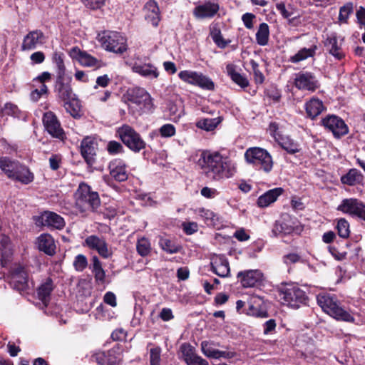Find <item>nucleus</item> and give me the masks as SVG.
Returning a JSON list of instances; mask_svg holds the SVG:
<instances>
[{
  "label": "nucleus",
  "instance_id": "nucleus-53",
  "mask_svg": "<svg viewBox=\"0 0 365 365\" xmlns=\"http://www.w3.org/2000/svg\"><path fill=\"white\" fill-rule=\"evenodd\" d=\"M73 265L77 272H83L88 266V259L84 255L79 254L75 257Z\"/></svg>",
  "mask_w": 365,
  "mask_h": 365
},
{
  "label": "nucleus",
  "instance_id": "nucleus-30",
  "mask_svg": "<svg viewBox=\"0 0 365 365\" xmlns=\"http://www.w3.org/2000/svg\"><path fill=\"white\" fill-rule=\"evenodd\" d=\"M276 9L284 19L292 23L295 19L299 18L300 15L297 9L292 4H286L284 2L276 4Z\"/></svg>",
  "mask_w": 365,
  "mask_h": 365
},
{
  "label": "nucleus",
  "instance_id": "nucleus-29",
  "mask_svg": "<svg viewBox=\"0 0 365 365\" xmlns=\"http://www.w3.org/2000/svg\"><path fill=\"white\" fill-rule=\"evenodd\" d=\"M145 12V19L153 26H157L160 21V10L157 3L155 1L150 0L144 7Z\"/></svg>",
  "mask_w": 365,
  "mask_h": 365
},
{
  "label": "nucleus",
  "instance_id": "nucleus-52",
  "mask_svg": "<svg viewBox=\"0 0 365 365\" xmlns=\"http://www.w3.org/2000/svg\"><path fill=\"white\" fill-rule=\"evenodd\" d=\"M180 351L186 364H187L197 356L195 353L194 348L188 344H182L180 346Z\"/></svg>",
  "mask_w": 365,
  "mask_h": 365
},
{
  "label": "nucleus",
  "instance_id": "nucleus-55",
  "mask_svg": "<svg viewBox=\"0 0 365 365\" xmlns=\"http://www.w3.org/2000/svg\"><path fill=\"white\" fill-rule=\"evenodd\" d=\"M160 134L163 138H170L175 134V128L173 124L167 123L159 129Z\"/></svg>",
  "mask_w": 365,
  "mask_h": 365
},
{
  "label": "nucleus",
  "instance_id": "nucleus-51",
  "mask_svg": "<svg viewBox=\"0 0 365 365\" xmlns=\"http://www.w3.org/2000/svg\"><path fill=\"white\" fill-rule=\"evenodd\" d=\"M353 11V4L351 2L346 3L339 9V21L341 23H347L349 15Z\"/></svg>",
  "mask_w": 365,
  "mask_h": 365
},
{
  "label": "nucleus",
  "instance_id": "nucleus-4",
  "mask_svg": "<svg viewBox=\"0 0 365 365\" xmlns=\"http://www.w3.org/2000/svg\"><path fill=\"white\" fill-rule=\"evenodd\" d=\"M125 98L129 107L136 109L140 113L150 112L153 108L150 95L143 88L135 87L128 89Z\"/></svg>",
  "mask_w": 365,
  "mask_h": 365
},
{
  "label": "nucleus",
  "instance_id": "nucleus-37",
  "mask_svg": "<svg viewBox=\"0 0 365 365\" xmlns=\"http://www.w3.org/2000/svg\"><path fill=\"white\" fill-rule=\"evenodd\" d=\"M19 163L12 160L8 157L0 158V169L9 178H12L14 171L19 166Z\"/></svg>",
  "mask_w": 365,
  "mask_h": 365
},
{
  "label": "nucleus",
  "instance_id": "nucleus-17",
  "mask_svg": "<svg viewBox=\"0 0 365 365\" xmlns=\"http://www.w3.org/2000/svg\"><path fill=\"white\" fill-rule=\"evenodd\" d=\"M68 53L71 58L76 60L84 67L98 68L102 66L101 61L76 46L73 47Z\"/></svg>",
  "mask_w": 365,
  "mask_h": 365
},
{
  "label": "nucleus",
  "instance_id": "nucleus-10",
  "mask_svg": "<svg viewBox=\"0 0 365 365\" xmlns=\"http://www.w3.org/2000/svg\"><path fill=\"white\" fill-rule=\"evenodd\" d=\"M321 124L325 129L331 131L336 138H339L349 133V128L344 120L335 115L325 116L322 119Z\"/></svg>",
  "mask_w": 365,
  "mask_h": 365
},
{
  "label": "nucleus",
  "instance_id": "nucleus-11",
  "mask_svg": "<svg viewBox=\"0 0 365 365\" xmlns=\"http://www.w3.org/2000/svg\"><path fill=\"white\" fill-rule=\"evenodd\" d=\"M337 210L365 221V204L356 198L344 199Z\"/></svg>",
  "mask_w": 365,
  "mask_h": 365
},
{
  "label": "nucleus",
  "instance_id": "nucleus-41",
  "mask_svg": "<svg viewBox=\"0 0 365 365\" xmlns=\"http://www.w3.org/2000/svg\"><path fill=\"white\" fill-rule=\"evenodd\" d=\"M226 69L228 75L236 84H237L242 88H245L248 86V80L245 76L241 75L240 73L236 71L232 65H227Z\"/></svg>",
  "mask_w": 365,
  "mask_h": 365
},
{
  "label": "nucleus",
  "instance_id": "nucleus-57",
  "mask_svg": "<svg viewBox=\"0 0 365 365\" xmlns=\"http://www.w3.org/2000/svg\"><path fill=\"white\" fill-rule=\"evenodd\" d=\"M256 16L252 13H245L242 16V21L247 29H252L254 28V21Z\"/></svg>",
  "mask_w": 365,
  "mask_h": 365
},
{
  "label": "nucleus",
  "instance_id": "nucleus-18",
  "mask_svg": "<svg viewBox=\"0 0 365 365\" xmlns=\"http://www.w3.org/2000/svg\"><path fill=\"white\" fill-rule=\"evenodd\" d=\"M43 123L48 133L54 138L63 140L65 133L61 127L60 123L57 117L51 111L44 113L43 117Z\"/></svg>",
  "mask_w": 365,
  "mask_h": 365
},
{
  "label": "nucleus",
  "instance_id": "nucleus-45",
  "mask_svg": "<svg viewBox=\"0 0 365 365\" xmlns=\"http://www.w3.org/2000/svg\"><path fill=\"white\" fill-rule=\"evenodd\" d=\"M65 108L73 118L81 116V106L79 101L73 96L70 101H65Z\"/></svg>",
  "mask_w": 365,
  "mask_h": 365
},
{
  "label": "nucleus",
  "instance_id": "nucleus-39",
  "mask_svg": "<svg viewBox=\"0 0 365 365\" xmlns=\"http://www.w3.org/2000/svg\"><path fill=\"white\" fill-rule=\"evenodd\" d=\"M52 62L56 66V76H66V66L64 64V54L60 51H54L52 55Z\"/></svg>",
  "mask_w": 365,
  "mask_h": 365
},
{
  "label": "nucleus",
  "instance_id": "nucleus-24",
  "mask_svg": "<svg viewBox=\"0 0 365 365\" xmlns=\"http://www.w3.org/2000/svg\"><path fill=\"white\" fill-rule=\"evenodd\" d=\"M296 220L289 215L283 217L280 221H277L272 228V233L277 236L279 235H289L292 233L296 227Z\"/></svg>",
  "mask_w": 365,
  "mask_h": 365
},
{
  "label": "nucleus",
  "instance_id": "nucleus-34",
  "mask_svg": "<svg viewBox=\"0 0 365 365\" xmlns=\"http://www.w3.org/2000/svg\"><path fill=\"white\" fill-rule=\"evenodd\" d=\"M91 269L94 275L95 281L98 284H104L106 281V272L102 267V264L97 256H93L91 258Z\"/></svg>",
  "mask_w": 365,
  "mask_h": 365
},
{
  "label": "nucleus",
  "instance_id": "nucleus-35",
  "mask_svg": "<svg viewBox=\"0 0 365 365\" xmlns=\"http://www.w3.org/2000/svg\"><path fill=\"white\" fill-rule=\"evenodd\" d=\"M317 50V46L312 44L309 48H302L298 51L294 55L289 58V61L297 63L308 58L314 57Z\"/></svg>",
  "mask_w": 365,
  "mask_h": 365
},
{
  "label": "nucleus",
  "instance_id": "nucleus-16",
  "mask_svg": "<svg viewBox=\"0 0 365 365\" xmlns=\"http://www.w3.org/2000/svg\"><path fill=\"white\" fill-rule=\"evenodd\" d=\"M220 6L217 0H205L195 7L193 15L199 19L213 18L219 11Z\"/></svg>",
  "mask_w": 365,
  "mask_h": 365
},
{
  "label": "nucleus",
  "instance_id": "nucleus-46",
  "mask_svg": "<svg viewBox=\"0 0 365 365\" xmlns=\"http://www.w3.org/2000/svg\"><path fill=\"white\" fill-rule=\"evenodd\" d=\"M262 301L261 297L253 296L250 299L248 314L258 317H267V314L264 311H259L256 306L259 305Z\"/></svg>",
  "mask_w": 365,
  "mask_h": 365
},
{
  "label": "nucleus",
  "instance_id": "nucleus-38",
  "mask_svg": "<svg viewBox=\"0 0 365 365\" xmlns=\"http://www.w3.org/2000/svg\"><path fill=\"white\" fill-rule=\"evenodd\" d=\"M363 180V175L361 172L357 169L352 168L349 172L341 178V181L343 184L350 186L359 184Z\"/></svg>",
  "mask_w": 365,
  "mask_h": 365
},
{
  "label": "nucleus",
  "instance_id": "nucleus-26",
  "mask_svg": "<svg viewBox=\"0 0 365 365\" xmlns=\"http://www.w3.org/2000/svg\"><path fill=\"white\" fill-rule=\"evenodd\" d=\"M110 175L115 180L123 182L127 180L128 173L125 163L119 159L111 161L109 164Z\"/></svg>",
  "mask_w": 365,
  "mask_h": 365
},
{
  "label": "nucleus",
  "instance_id": "nucleus-36",
  "mask_svg": "<svg viewBox=\"0 0 365 365\" xmlns=\"http://www.w3.org/2000/svg\"><path fill=\"white\" fill-rule=\"evenodd\" d=\"M305 108L307 115L314 118L318 116L325 109L323 102L318 98H313L306 103Z\"/></svg>",
  "mask_w": 365,
  "mask_h": 365
},
{
  "label": "nucleus",
  "instance_id": "nucleus-42",
  "mask_svg": "<svg viewBox=\"0 0 365 365\" xmlns=\"http://www.w3.org/2000/svg\"><path fill=\"white\" fill-rule=\"evenodd\" d=\"M221 121L222 118L220 117L215 118H202L200 119L196 123V126L198 128L205 130L206 131H212L217 127Z\"/></svg>",
  "mask_w": 365,
  "mask_h": 365
},
{
  "label": "nucleus",
  "instance_id": "nucleus-19",
  "mask_svg": "<svg viewBox=\"0 0 365 365\" xmlns=\"http://www.w3.org/2000/svg\"><path fill=\"white\" fill-rule=\"evenodd\" d=\"M99 365H116L122 360L121 349L113 347L108 351H100L93 356Z\"/></svg>",
  "mask_w": 365,
  "mask_h": 365
},
{
  "label": "nucleus",
  "instance_id": "nucleus-48",
  "mask_svg": "<svg viewBox=\"0 0 365 365\" xmlns=\"http://www.w3.org/2000/svg\"><path fill=\"white\" fill-rule=\"evenodd\" d=\"M199 218L202 220L207 225H213L215 223V214L210 210L199 208L195 210Z\"/></svg>",
  "mask_w": 365,
  "mask_h": 365
},
{
  "label": "nucleus",
  "instance_id": "nucleus-54",
  "mask_svg": "<svg viewBox=\"0 0 365 365\" xmlns=\"http://www.w3.org/2000/svg\"><path fill=\"white\" fill-rule=\"evenodd\" d=\"M0 250L3 258H7L11 255L10 240L6 235L0 236Z\"/></svg>",
  "mask_w": 365,
  "mask_h": 365
},
{
  "label": "nucleus",
  "instance_id": "nucleus-25",
  "mask_svg": "<svg viewBox=\"0 0 365 365\" xmlns=\"http://www.w3.org/2000/svg\"><path fill=\"white\" fill-rule=\"evenodd\" d=\"M131 69L133 72L148 79H155L159 76L158 68L151 63L134 62L131 65Z\"/></svg>",
  "mask_w": 365,
  "mask_h": 365
},
{
  "label": "nucleus",
  "instance_id": "nucleus-31",
  "mask_svg": "<svg viewBox=\"0 0 365 365\" xmlns=\"http://www.w3.org/2000/svg\"><path fill=\"white\" fill-rule=\"evenodd\" d=\"M283 192L282 187H277L268 190L257 199V205L260 207H265L274 202L278 197Z\"/></svg>",
  "mask_w": 365,
  "mask_h": 365
},
{
  "label": "nucleus",
  "instance_id": "nucleus-43",
  "mask_svg": "<svg viewBox=\"0 0 365 365\" xmlns=\"http://www.w3.org/2000/svg\"><path fill=\"white\" fill-rule=\"evenodd\" d=\"M269 37V28L267 23L259 24L256 33L257 43L260 46H266L268 43Z\"/></svg>",
  "mask_w": 365,
  "mask_h": 365
},
{
  "label": "nucleus",
  "instance_id": "nucleus-61",
  "mask_svg": "<svg viewBox=\"0 0 365 365\" xmlns=\"http://www.w3.org/2000/svg\"><path fill=\"white\" fill-rule=\"evenodd\" d=\"M182 227L187 235H192L198 230L197 224L194 222H183Z\"/></svg>",
  "mask_w": 365,
  "mask_h": 365
},
{
  "label": "nucleus",
  "instance_id": "nucleus-49",
  "mask_svg": "<svg viewBox=\"0 0 365 365\" xmlns=\"http://www.w3.org/2000/svg\"><path fill=\"white\" fill-rule=\"evenodd\" d=\"M160 247L169 254L177 253L180 251V247L167 238L161 237L159 241Z\"/></svg>",
  "mask_w": 365,
  "mask_h": 365
},
{
  "label": "nucleus",
  "instance_id": "nucleus-62",
  "mask_svg": "<svg viewBox=\"0 0 365 365\" xmlns=\"http://www.w3.org/2000/svg\"><path fill=\"white\" fill-rule=\"evenodd\" d=\"M46 56L43 52L42 51H36L34 52L30 56V60L32 64H41L45 61Z\"/></svg>",
  "mask_w": 365,
  "mask_h": 365
},
{
  "label": "nucleus",
  "instance_id": "nucleus-50",
  "mask_svg": "<svg viewBox=\"0 0 365 365\" xmlns=\"http://www.w3.org/2000/svg\"><path fill=\"white\" fill-rule=\"evenodd\" d=\"M338 235L341 238H347L350 234L349 223L344 218L338 220L336 225Z\"/></svg>",
  "mask_w": 365,
  "mask_h": 365
},
{
  "label": "nucleus",
  "instance_id": "nucleus-14",
  "mask_svg": "<svg viewBox=\"0 0 365 365\" xmlns=\"http://www.w3.org/2000/svg\"><path fill=\"white\" fill-rule=\"evenodd\" d=\"M71 76H56L54 85V91L58 98L65 101H70L76 95L73 93L71 86Z\"/></svg>",
  "mask_w": 365,
  "mask_h": 365
},
{
  "label": "nucleus",
  "instance_id": "nucleus-20",
  "mask_svg": "<svg viewBox=\"0 0 365 365\" xmlns=\"http://www.w3.org/2000/svg\"><path fill=\"white\" fill-rule=\"evenodd\" d=\"M211 270L220 277H227L230 269L227 259L225 255H215L211 259Z\"/></svg>",
  "mask_w": 365,
  "mask_h": 365
},
{
  "label": "nucleus",
  "instance_id": "nucleus-21",
  "mask_svg": "<svg viewBox=\"0 0 365 365\" xmlns=\"http://www.w3.org/2000/svg\"><path fill=\"white\" fill-rule=\"evenodd\" d=\"M40 222L43 226L56 230H62L66 225L64 219L61 216L50 211H46L41 214Z\"/></svg>",
  "mask_w": 365,
  "mask_h": 365
},
{
  "label": "nucleus",
  "instance_id": "nucleus-28",
  "mask_svg": "<svg viewBox=\"0 0 365 365\" xmlns=\"http://www.w3.org/2000/svg\"><path fill=\"white\" fill-rule=\"evenodd\" d=\"M28 275L24 268L19 267L16 268L11 274V283L14 288L21 291L27 287Z\"/></svg>",
  "mask_w": 365,
  "mask_h": 365
},
{
  "label": "nucleus",
  "instance_id": "nucleus-7",
  "mask_svg": "<svg viewBox=\"0 0 365 365\" xmlns=\"http://www.w3.org/2000/svg\"><path fill=\"white\" fill-rule=\"evenodd\" d=\"M98 40L106 51L122 53L127 50L126 40L118 32L105 31L98 34Z\"/></svg>",
  "mask_w": 365,
  "mask_h": 365
},
{
  "label": "nucleus",
  "instance_id": "nucleus-8",
  "mask_svg": "<svg viewBox=\"0 0 365 365\" xmlns=\"http://www.w3.org/2000/svg\"><path fill=\"white\" fill-rule=\"evenodd\" d=\"M117 134L122 142L135 153H139L146 146V143L140 135L128 125H123L118 128Z\"/></svg>",
  "mask_w": 365,
  "mask_h": 365
},
{
  "label": "nucleus",
  "instance_id": "nucleus-15",
  "mask_svg": "<svg viewBox=\"0 0 365 365\" xmlns=\"http://www.w3.org/2000/svg\"><path fill=\"white\" fill-rule=\"evenodd\" d=\"M46 42L44 34L38 29L29 31L24 37L21 46V51H31L38 48Z\"/></svg>",
  "mask_w": 365,
  "mask_h": 365
},
{
  "label": "nucleus",
  "instance_id": "nucleus-6",
  "mask_svg": "<svg viewBox=\"0 0 365 365\" xmlns=\"http://www.w3.org/2000/svg\"><path fill=\"white\" fill-rule=\"evenodd\" d=\"M246 161L255 168L269 173L273 167V161L269 153L264 149L253 147L248 148L245 153Z\"/></svg>",
  "mask_w": 365,
  "mask_h": 365
},
{
  "label": "nucleus",
  "instance_id": "nucleus-40",
  "mask_svg": "<svg viewBox=\"0 0 365 365\" xmlns=\"http://www.w3.org/2000/svg\"><path fill=\"white\" fill-rule=\"evenodd\" d=\"M52 290L53 283L50 279H46L38 289V298L45 305L49 301L50 294Z\"/></svg>",
  "mask_w": 365,
  "mask_h": 365
},
{
  "label": "nucleus",
  "instance_id": "nucleus-64",
  "mask_svg": "<svg viewBox=\"0 0 365 365\" xmlns=\"http://www.w3.org/2000/svg\"><path fill=\"white\" fill-rule=\"evenodd\" d=\"M61 163V157L58 155H52L49 158L50 168L53 170H56L59 168Z\"/></svg>",
  "mask_w": 365,
  "mask_h": 365
},
{
  "label": "nucleus",
  "instance_id": "nucleus-27",
  "mask_svg": "<svg viewBox=\"0 0 365 365\" xmlns=\"http://www.w3.org/2000/svg\"><path fill=\"white\" fill-rule=\"evenodd\" d=\"M37 245L40 251L43 252L48 255H53L56 252L55 241L49 234H41L37 238Z\"/></svg>",
  "mask_w": 365,
  "mask_h": 365
},
{
  "label": "nucleus",
  "instance_id": "nucleus-44",
  "mask_svg": "<svg viewBox=\"0 0 365 365\" xmlns=\"http://www.w3.org/2000/svg\"><path fill=\"white\" fill-rule=\"evenodd\" d=\"M277 143L289 153L294 154L299 151L298 143L288 136L282 135Z\"/></svg>",
  "mask_w": 365,
  "mask_h": 365
},
{
  "label": "nucleus",
  "instance_id": "nucleus-23",
  "mask_svg": "<svg viewBox=\"0 0 365 365\" xmlns=\"http://www.w3.org/2000/svg\"><path fill=\"white\" fill-rule=\"evenodd\" d=\"M96 146L95 140L90 137L85 138L81 142V153L89 165H92L95 162Z\"/></svg>",
  "mask_w": 365,
  "mask_h": 365
},
{
  "label": "nucleus",
  "instance_id": "nucleus-58",
  "mask_svg": "<svg viewBox=\"0 0 365 365\" xmlns=\"http://www.w3.org/2000/svg\"><path fill=\"white\" fill-rule=\"evenodd\" d=\"M160 350L158 348L151 349L150 351V364L160 365Z\"/></svg>",
  "mask_w": 365,
  "mask_h": 365
},
{
  "label": "nucleus",
  "instance_id": "nucleus-13",
  "mask_svg": "<svg viewBox=\"0 0 365 365\" xmlns=\"http://www.w3.org/2000/svg\"><path fill=\"white\" fill-rule=\"evenodd\" d=\"M294 84L299 90L314 91L319 83L316 76L311 72H299L295 74Z\"/></svg>",
  "mask_w": 365,
  "mask_h": 365
},
{
  "label": "nucleus",
  "instance_id": "nucleus-2",
  "mask_svg": "<svg viewBox=\"0 0 365 365\" xmlns=\"http://www.w3.org/2000/svg\"><path fill=\"white\" fill-rule=\"evenodd\" d=\"M317 304L322 310L338 321L354 323V317L344 309L337 298L331 294L322 293L317 297Z\"/></svg>",
  "mask_w": 365,
  "mask_h": 365
},
{
  "label": "nucleus",
  "instance_id": "nucleus-32",
  "mask_svg": "<svg viewBox=\"0 0 365 365\" xmlns=\"http://www.w3.org/2000/svg\"><path fill=\"white\" fill-rule=\"evenodd\" d=\"M324 46L329 53L337 60H341L344 57V53L339 45L335 35L328 36L324 41Z\"/></svg>",
  "mask_w": 365,
  "mask_h": 365
},
{
  "label": "nucleus",
  "instance_id": "nucleus-3",
  "mask_svg": "<svg viewBox=\"0 0 365 365\" xmlns=\"http://www.w3.org/2000/svg\"><path fill=\"white\" fill-rule=\"evenodd\" d=\"M75 197L76 208L83 215L96 210L101 203L98 192L91 191L90 186L85 183L80 184Z\"/></svg>",
  "mask_w": 365,
  "mask_h": 365
},
{
  "label": "nucleus",
  "instance_id": "nucleus-33",
  "mask_svg": "<svg viewBox=\"0 0 365 365\" xmlns=\"http://www.w3.org/2000/svg\"><path fill=\"white\" fill-rule=\"evenodd\" d=\"M17 168L14 171L12 180L19 181L26 185L34 180V174L30 172L26 166L19 163Z\"/></svg>",
  "mask_w": 365,
  "mask_h": 365
},
{
  "label": "nucleus",
  "instance_id": "nucleus-5",
  "mask_svg": "<svg viewBox=\"0 0 365 365\" xmlns=\"http://www.w3.org/2000/svg\"><path fill=\"white\" fill-rule=\"evenodd\" d=\"M280 300L283 304L293 309H298L305 304L308 299L306 292L295 284H288L279 291Z\"/></svg>",
  "mask_w": 365,
  "mask_h": 365
},
{
  "label": "nucleus",
  "instance_id": "nucleus-56",
  "mask_svg": "<svg viewBox=\"0 0 365 365\" xmlns=\"http://www.w3.org/2000/svg\"><path fill=\"white\" fill-rule=\"evenodd\" d=\"M107 150L110 154L115 155L123 151V145L117 141H110L107 145Z\"/></svg>",
  "mask_w": 365,
  "mask_h": 365
},
{
  "label": "nucleus",
  "instance_id": "nucleus-22",
  "mask_svg": "<svg viewBox=\"0 0 365 365\" xmlns=\"http://www.w3.org/2000/svg\"><path fill=\"white\" fill-rule=\"evenodd\" d=\"M237 277L244 287H252L262 281L263 274L259 269H251L239 272Z\"/></svg>",
  "mask_w": 365,
  "mask_h": 365
},
{
  "label": "nucleus",
  "instance_id": "nucleus-47",
  "mask_svg": "<svg viewBox=\"0 0 365 365\" xmlns=\"http://www.w3.org/2000/svg\"><path fill=\"white\" fill-rule=\"evenodd\" d=\"M136 250L140 256H148L151 251V245L149 240L145 237L138 239L136 244Z\"/></svg>",
  "mask_w": 365,
  "mask_h": 365
},
{
  "label": "nucleus",
  "instance_id": "nucleus-63",
  "mask_svg": "<svg viewBox=\"0 0 365 365\" xmlns=\"http://www.w3.org/2000/svg\"><path fill=\"white\" fill-rule=\"evenodd\" d=\"M300 259V256L296 253H289L283 257L284 262L287 265L298 262Z\"/></svg>",
  "mask_w": 365,
  "mask_h": 365
},
{
  "label": "nucleus",
  "instance_id": "nucleus-9",
  "mask_svg": "<svg viewBox=\"0 0 365 365\" xmlns=\"http://www.w3.org/2000/svg\"><path fill=\"white\" fill-rule=\"evenodd\" d=\"M178 77L182 81L202 89L212 91L215 88L214 82L211 78L200 72L183 70L178 73Z\"/></svg>",
  "mask_w": 365,
  "mask_h": 365
},
{
  "label": "nucleus",
  "instance_id": "nucleus-59",
  "mask_svg": "<svg viewBox=\"0 0 365 365\" xmlns=\"http://www.w3.org/2000/svg\"><path fill=\"white\" fill-rule=\"evenodd\" d=\"M279 130V125L276 122L270 123L267 129L269 133L274 138L277 142L278 141L279 138L282 136Z\"/></svg>",
  "mask_w": 365,
  "mask_h": 365
},
{
  "label": "nucleus",
  "instance_id": "nucleus-60",
  "mask_svg": "<svg viewBox=\"0 0 365 365\" xmlns=\"http://www.w3.org/2000/svg\"><path fill=\"white\" fill-rule=\"evenodd\" d=\"M85 6L91 9H98L102 7L106 0H81Z\"/></svg>",
  "mask_w": 365,
  "mask_h": 365
},
{
  "label": "nucleus",
  "instance_id": "nucleus-1",
  "mask_svg": "<svg viewBox=\"0 0 365 365\" xmlns=\"http://www.w3.org/2000/svg\"><path fill=\"white\" fill-rule=\"evenodd\" d=\"M202 169L209 178L221 180L232 178L237 172L236 163L218 152H206L202 155Z\"/></svg>",
  "mask_w": 365,
  "mask_h": 365
},
{
  "label": "nucleus",
  "instance_id": "nucleus-12",
  "mask_svg": "<svg viewBox=\"0 0 365 365\" xmlns=\"http://www.w3.org/2000/svg\"><path fill=\"white\" fill-rule=\"evenodd\" d=\"M83 245L96 250L100 256L105 259H108L112 255V252L108 248V245L103 237L96 235H89L86 238Z\"/></svg>",
  "mask_w": 365,
  "mask_h": 365
}]
</instances>
